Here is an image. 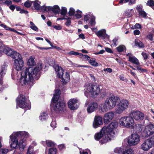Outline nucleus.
<instances>
[{
	"instance_id": "09e8293b",
	"label": "nucleus",
	"mask_w": 154,
	"mask_h": 154,
	"mask_svg": "<svg viewBox=\"0 0 154 154\" xmlns=\"http://www.w3.org/2000/svg\"><path fill=\"white\" fill-rule=\"evenodd\" d=\"M118 38L116 37H115L112 41V45L114 47L117 46V43L118 42Z\"/></svg>"
},
{
	"instance_id": "bf43d9fd",
	"label": "nucleus",
	"mask_w": 154,
	"mask_h": 154,
	"mask_svg": "<svg viewBox=\"0 0 154 154\" xmlns=\"http://www.w3.org/2000/svg\"><path fill=\"white\" fill-rule=\"evenodd\" d=\"M18 143L16 144H10V147L14 149H16L18 148Z\"/></svg>"
},
{
	"instance_id": "aec40b11",
	"label": "nucleus",
	"mask_w": 154,
	"mask_h": 154,
	"mask_svg": "<svg viewBox=\"0 0 154 154\" xmlns=\"http://www.w3.org/2000/svg\"><path fill=\"white\" fill-rule=\"evenodd\" d=\"M60 94L61 91L60 89L55 90V93L52 98L51 102L55 103L58 101L60 98Z\"/></svg>"
},
{
	"instance_id": "2f4dec72",
	"label": "nucleus",
	"mask_w": 154,
	"mask_h": 154,
	"mask_svg": "<svg viewBox=\"0 0 154 154\" xmlns=\"http://www.w3.org/2000/svg\"><path fill=\"white\" fill-rule=\"evenodd\" d=\"M88 62L91 66H93L97 67L98 65V63L96 61V59L95 58H91Z\"/></svg>"
},
{
	"instance_id": "de8ad7c7",
	"label": "nucleus",
	"mask_w": 154,
	"mask_h": 154,
	"mask_svg": "<svg viewBox=\"0 0 154 154\" xmlns=\"http://www.w3.org/2000/svg\"><path fill=\"white\" fill-rule=\"evenodd\" d=\"M70 55H79L80 56H83V54L82 53H80L74 51H71L68 53Z\"/></svg>"
},
{
	"instance_id": "a878e982",
	"label": "nucleus",
	"mask_w": 154,
	"mask_h": 154,
	"mask_svg": "<svg viewBox=\"0 0 154 154\" xmlns=\"http://www.w3.org/2000/svg\"><path fill=\"white\" fill-rule=\"evenodd\" d=\"M128 61L134 64L137 65H140V63L138 59H137L134 56L129 57Z\"/></svg>"
},
{
	"instance_id": "1a4fd4ad",
	"label": "nucleus",
	"mask_w": 154,
	"mask_h": 154,
	"mask_svg": "<svg viewBox=\"0 0 154 154\" xmlns=\"http://www.w3.org/2000/svg\"><path fill=\"white\" fill-rule=\"evenodd\" d=\"M154 134V125L149 124L146 126L144 130L141 133L140 135L143 138H146Z\"/></svg>"
},
{
	"instance_id": "dca6fc26",
	"label": "nucleus",
	"mask_w": 154,
	"mask_h": 154,
	"mask_svg": "<svg viewBox=\"0 0 154 154\" xmlns=\"http://www.w3.org/2000/svg\"><path fill=\"white\" fill-rule=\"evenodd\" d=\"M77 100L76 99L73 98L71 99L68 102V106L71 110L76 109L78 108L77 105Z\"/></svg>"
},
{
	"instance_id": "e2e57ef3",
	"label": "nucleus",
	"mask_w": 154,
	"mask_h": 154,
	"mask_svg": "<svg viewBox=\"0 0 154 154\" xmlns=\"http://www.w3.org/2000/svg\"><path fill=\"white\" fill-rule=\"evenodd\" d=\"M90 14H87L84 16V20L86 21H88L90 18Z\"/></svg>"
},
{
	"instance_id": "0eeeda50",
	"label": "nucleus",
	"mask_w": 154,
	"mask_h": 154,
	"mask_svg": "<svg viewBox=\"0 0 154 154\" xmlns=\"http://www.w3.org/2000/svg\"><path fill=\"white\" fill-rule=\"evenodd\" d=\"M86 92L90 94L92 97L95 98L99 94L100 90L98 85L93 84L88 86Z\"/></svg>"
},
{
	"instance_id": "20e7f679",
	"label": "nucleus",
	"mask_w": 154,
	"mask_h": 154,
	"mask_svg": "<svg viewBox=\"0 0 154 154\" xmlns=\"http://www.w3.org/2000/svg\"><path fill=\"white\" fill-rule=\"evenodd\" d=\"M66 106L65 102L59 101L56 102H51L50 105V109L53 113L57 114L63 113L66 112Z\"/></svg>"
},
{
	"instance_id": "a211bd4d",
	"label": "nucleus",
	"mask_w": 154,
	"mask_h": 154,
	"mask_svg": "<svg viewBox=\"0 0 154 154\" xmlns=\"http://www.w3.org/2000/svg\"><path fill=\"white\" fill-rule=\"evenodd\" d=\"M98 107L97 103L96 102H91L88 106L87 111L88 113H91L96 111Z\"/></svg>"
},
{
	"instance_id": "f3484780",
	"label": "nucleus",
	"mask_w": 154,
	"mask_h": 154,
	"mask_svg": "<svg viewBox=\"0 0 154 154\" xmlns=\"http://www.w3.org/2000/svg\"><path fill=\"white\" fill-rule=\"evenodd\" d=\"M15 135L17 138H20V140H23L24 141L26 140V139L29 137V134L28 133L26 132H16Z\"/></svg>"
},
{
	"instance_id": "5701e85b",
	"label": "nucleus",
	"mask_w": 154,
	"mask_h": 154,
	"mask_svg": "<svg viewBox=\"0 0 154 154\" xmlns=\"http://www.w3.org/2000/svg\"><path fill=\"white\" fill-rule=\"evenodd\" d=\"M55 70L57 73V76L60 78H62L63 76L64 70L61 67L57 66L55 68Z\"/></svg>"
},
{
	"instance_id": "774afa93",
	"label": "nucleus",
	"mask_w": 154,
	"mask_h": 154,
	"mask_svg": "<svg viewBox=\"0 0 154 154\" xmlns=\"http://www.w3.org/2000/svg\"><path fill=\"white\" fill-rule=\"evenodd\" d=\"M71 19H69L67 20L66 22L65 23V24L67 26H69L71 25Z\"/></svg>"
},
{
	"instance_id": "4be33fe9",
	"label": "nucleus",
	"mask_w": 154,
	"mask_h": 154,
	"mask_svg": "<svg viewBox=\"0 0 154 154\" xmlns=\"http://www.w3.org/2000/svg\"><path fill=\"white\" fill-rule=\"evenodd\" d=\"M152 146L148 141V140H146L141 145V149L144 151H147L149 150Z\"/></svg>"
},
{
	"instance_id": "bb28decb",
	"label": "nucleus",
	"mask_w": 154,
	"mask_h": 154,
	"mask_svg": "<svg viewBox=\"0 0 154 154\" xmlns=\"http://www.w3.org/2000/svg\"><path fill=\"white\" fill-rule=\"evenodd\" d=\"M11 141L9 142L10 144L18 143V141L17 137L15 135L12 134L10 137Z\"/></svg>"
},
{
	"instance_id": "393cba45",
	"label": "nucleus",
	"mask_w": 154,
	"mask_h": 154,
	"mask_svg": "<svg viewBox=\"0 0 154 154\" xmlns=\"http://www.w3.org/2000/svg\"><path fill=\"white\" fill-rule=\"evenodd\" d=\"M70 75L69 74L66 72L65 74L61 79V82L63 84H66L67 83V81H69L70 80Z\"/></svg>"
},
{
	"instance_id": "37998d69",
	"label": "nucleus",
	"mask_w": 154,
	"mask_h": 154,
	"mask_svg": "<svg viewBox=\"0 0 154 154\" xmlns=\"http://www.w3.org/2000/svg\"><path fill=\"white\" fill-rule=\"evenodd\" d=\"M123 154H134V152L132 149L129 148L123 151Z\"/></svg>"
},
{
	"instance_id": "c85d7f7f",
	"label": "nucleus",
	"mask_w": 154,
	"mask_h": 154,
	"mask_svg": "<svg viewBox=\"0 0 154 154\" xmlns=\"http://www.w3.org/2000/svg\"><path fill=\"white\" fill-rule=\"evenodd\" d=\"M51 11L55 14H59L60 11L59 6L57 5H55L53 7L51 6Z\"/></svg>"
},
{
	"instance_id": "680f3d73",
	"label": "nucleus",
	"mask_w": 154,
	"mask_h": 154,
	"mask_svg": "<svg viewBox=\"0 0 154 154\" xmlns=\"http://www.w3.org/2000/svg\"><path fill=\"white\" fill-rule=\"evenodd\" d=\"M52 27L57 30H61L62 29L61 26L59 25H58V26L53 25Z\"/></svg>"
},
{
	"instance_id": "5fc2aeb1",
	"label": "nucleus",
	"mask_w": 154,
	"mask_h": 154,
	"mask_svg": "<svg viewBox=\"0 0 154 154\" xmlns=\"http://www.w3.org/2000/svg\"><path fill=\"white\" fill-rule=\"evenodd\" d=\"M114 151L116 153L120 154L122 152V149L120 147H117L114 149Z\"/></svg>"
},
{
	"instance_id": "c756f323",
	"label": "nucleus",
	"mask_w": 154,
	"mask_h": 154,
	"mask_svg": "<svg viewBox=\"0 0 154 154\" xmlns=\"http://www.w3.org/2000/svg\"><path fill=\"white\" fill-rule=\"evenodd\" d=\"M135 45L140 48H143L144 45L143 43L138 39H135L134 41Z\"/></svg>"
},
{
	"instance_id": "864d4df0",
	"label": "nucleus",
	"mask_w": 154,
	"mask_h": 154,
	"mask_svg": "<svg viewBox=\"0 0 154 154\" xmlns=\"http://www.w3.org/2000/svg\"><path fill=\"white\" fill-rule=\"evenodd\" d=\"M147 4L148 6L152 7L154 6V1L153 0H148Z\"/></svg>"
},
{
	"instance_id": "a18cd8bd",
	"label": "nucleus",
	"mask_w": 154,
	"mask_h": 154,
	"mask_svg": "<svg viewBox=\"0 0 154 154\" xmlns=\"http://www.w3.org/2000/svg\"><path fill=\"white\" fill-rule=\"evenodd\" d=\"M30 24L31 25L30 28L33 30L36 31H38V28L35 25V24L32 21H30Z\"/></svg>"
},
{
	"instance_id": "0e129e2a",
	"label": "nucleus",
	"mask_w": 154,
	"mask_h": 154,
	"mask_svg": "<svg viewBox=\"0 0 154 154\" xmlns=\"http://www.w3.org/2000/svg\"><path fill=\"white\" fill-rule=\"evenodd\" d=\"M51 6H45V8L44 9V11H46L48 12V11H51Z\"/></svg>"
},
{
	"instance_id": "338daca9",
	"label": "nucleus",
	"mask_w": 154,
	"mask_h": 154,
	"mask_svg": "<svg viewBox=\"0 0 154 154\" xmlns=\"http://www.w3.org/2000/svg\"><path fill=\"white\" fill-rule=\"evenodd\" d=\"M77 19H79L82 17V14L77 13L75 14Z\"/></svg>"
},
{
	"instance_id": "8fccbe9b",
	"label": "nucleus",
	"mask_w": 154,
	"mask_h": 154,
	"mask_svg": "<svg viewBox=\"0 0 154 154\" xmlns=\"http://www.w3.org/2000/svg\"><path fill=\"white\" fill-rule=\"evenodd\" d=\"M67 10L66 8L65 7H62L60 12L61 15L65 16L67 13Z\"/></svg>"
},
{
	"instance_id": "cd10ccee",
	"label": "nucleus",
	"mask_w": 154,
	"mask_h": 154,
	"mask_svg": "<svg viewBox=\"0 0 154 154\" xmlns=\"http://www.w3.org/2000/svg\"><path fill=\"white\" fill-rule=\"evenodd\" d=\"M26 145L25 141L23 140H20L18 145V148L20 151L23 150Z\"/></svg>"
},
{
	"instance_id": "ddd939ff",
	"label": "nucleus",
	"mask_w": 154,
	"mask_h": 154,
	"mask_svg": "<svg viewBox=\"0 0 154 154\" xmlns=\"http://www.w3.org/2000/svg\"><path fill=\"white\" fill-rule=\"evenodd\" d=\"M140 141V137L137 134H131L129 137L128 142L130 146L135 145L137 144Z\"/></svg>"
},
{
	"instance_id": "c9c22d12",
	"label": "nucleus",
	"mask_w": 154,
	"mask_h": 154,
	"mask_svg": "<svg viewBox=\"0 0 154 154\" xmlns=\"http://www.w3.org/2000/svg\"><path fill=\"white\" fill-rule=\"evenodd\" d=\"M48 117V114L45 112H43L41 114L39 118L40 120L44 121L47 119Z\"/></svg>"
},
{
	"instance_id": "f704fd0d",
	"label": "nucleus",
	"mask_w": 154,
	"mask_h": 154,
	"mask_svg": "<svg viewBox=\"0 0 154 154\" xmlns=\"http://www.w3.org/2000/svg\"><path fill=\"white\" fill-rule=\"evenodd\" d=\"M46 144L48 147H54L56 144L53 141L51 140H46L45 141Z\"/></svg>"
},
{
	"instance_id": "f03ea898",
	"label": "nucleus",
	"mask_w": 154,
	"mask_h": 154,
	"mask_svg": "<svg viewBox=\"0 0 154 154\" xmlns=\"http://www.w3.org/2000/svg\"><path fill=\"white\" fill-rule=\"evenodd\" d=\"M118 126V123L116 122H111L107 127H103L99 132L96 133L94 136L95 139L99 140L101 144L107 142L111 140L110 133Z\"/></svg>"
},
{
	"instance_id": "2eb2a0df",
	"label": "nucleus",
	"mask_w": 154,
	"mask_h": 154,
	"mask_svg": "<svg viewBox=\"0 0 154 154\" xmlns=\"http://www.w3.org/2000/svg\"><path fill=\"white\" fill-rule=\"evenodd\" d=\"M114 116L113 112H108L105 114L103 117V121L105 124L109 123L113 119Z\"/></svg>"
},
{
	"instance_id": "052dcab7",
	"label": "nucleus",
	"mask_w": 154,
	"mask_h": 154,
	"mask_svg": "<svg viewBox=\"0 0 154 154\" xmlns=\"http://www.w3.org/2000/svg\"><path fill=\"white\" fill-rule=\"evenodd\" d=\"M12 3V2L11 0H6L3 2V4L6 5L8 6L10 5H11Z\"/></svg>"
},
{
	"instance_id": "13d9d810",
	"label": "nucleus",
	"mask_w": 154,
	"mask_h": 154,
	"mask_svg": "<svg viewBox=\"0 0 154 154\" xmlns=\"http://www.w3.org/2000/svg\"><path fill=\"white\" fill-rule=\"evenodd\" d=\"M8 152V150L6 149H0V154H5Z\"/></svg>"
},
{
	"instance_id": "b1692460",
	"label": "nucleus",
	"mask_w": 154,
	"mask_h": 154,
	"mask_svg": "<svg viewBox=\"0 0 154 154\" xmlns=\"http://www.w3.org/2000/svg\"><path fill=\"white\" fill-rule=\"evenodd\" d=\"M5 66L3 65L0 68V85H1L3 84L2 78L3 75L5 73Z\"/></svg>"
},
{
	"instance_id": "9d476101",
	"label": "nucleus",
	"mask_w": 154,
	"mask_h": 154,
	"mask_svg": "<svg viewBox=\"0 0 154 154\" xmlns=\"http://www.w3.org/2000/svg\"><path fill=\"white\" fill-rule=\"evenodd\" d=\"M14 59H15L14 63V68L17 71L21 70L24 66L22 56L21 54L20 57L19 55L17 56Z\"/></svg>"
},
{
	"instance_id": "49530a36",
	"label": "nucleus",
	"mask_w": 154,
	"mask_h": 154,
	"mask_svg": "<svg viewBox=\"0 0 154 154\" xmlns=\"http://www.w3.org/2000/svg\"><path fill=\"white\" fill-rule=\"evenodd\" d=\"M57 149L56 148L53 147L49 149L48 154H56Z\"/></svg>"
},
{
	"instance_id": "ea45409f",
	"label": "nucleus",
	"mask_w": 154,
	"mask_h": 154,
	"mask_svg": "<svg viewBox=\"0 0 154 154\" xmlns=\"http://www.w3.org/2000/svg\"><path fill=\"white\" fill-rule=\"evenodd\" d=\"M152 147L154 146V136H152L149 138L147 139Z\"/></svg>"
},
{
	"instance_id": "69168bd1",
	"label": "nucleus",
	"mask_w": 154,
	"mask_h": 154,
	"mask_svg": "<svg viewBox=\"0 0 154 154\" xmlns=\"http://www.w3.org/2000/svg\"><path fill=\"white\" fill-rule=\"evenodd\" d=\"M105 51H106L107 52L110 53H113V51H112L111 49L109 48H105Z\"/></svg>"
},
{
	"instance_id": "423d86ee",
	"label": "nucleus",
	"mask_w": 154,
	"mask_h": 154,
	"mask_svg": "<svg viewBox=\"0 0 154 154\" xmlns=\"http://www.w3.org/2000/svg\"><path fill=\"white\" fill-rule=\"evenodd\" d=\"M26 98L23 94L19 95L16 99L17 103L16 108H18L17 106H19L22 108L30 109L31 108L30 103L26 102Z\"/></svg>"
},
{
	"instance_id": "72a5a7b5",
	"label": "nucleus",
	"mask_w": 154,
	"mask_h": 154,
	"mask_svg": "<svg viewBox=\"0 0 154 154\" xmlns=\"http://www.w3.org/2000/svg\"><path fill=\"white\" fill-rule=\"evenodd\" d=\"M39 1L38 0H35L34 1L32 2L33 3V6L35 9L37 10H38L40 8V4H39L38 2Z\"/></svg>"
},
{
	"instance_id": "3c124183",
	"label": "nucleus",
	"mask_w": 154,
	"mask_h": 154,
	"mask_svg": "<svg viewBox=\"0 0 154 154\" xmlns=\"http://www.w3.org/2000/svg\"><path fill=\"white\" fill-rule=\"evenodd\" d=\"M32 4V2L29 1H26L24 4V6L26 8H29L31 7Z\"/></svg>"
},
{
	"instance_id": "6ab92c4d",
	"label": "nucleus",
	"mask_w": 154,
	"mask_h": 154,
	"mask_svg": "<svg viewBox=\"0 0 154 154\" xmlns=\"http://www.w3.org/2000/svg\"><path fill=\"white\" fill-rule=\"evenodd\" d=\"M103 124L102 118L100 116H95L93 123V127L96 128Z\"/></svg>"
},
{
	"instance_id": "9b49d317",
	"label": "nucleus",
	"mask_w": 154,
	"mask_h": 154,
	"mask_svg": "<svg viewBox=\"0 0 154 154\" xmlns=\"http://www.w3.org/2000/svg\"><path fill=\"white\" fill-rule=\"evenodd\" d=\"M4 53L8 56H11L13 59L19 55L20 57V54L16 51H13L12 49L9 48H3L0 47V53Z\"/></svg>"
},
{
	"instance_id": "4c0bfd02",
	"label": "nucleus",
	"mask_w": 154,
	"mask_h": 154,
	"mask_svg": "<svg viewBox=\"0 0 154 154\" xmlns=\"http://www.w3.org/2000/svg\"><path fill=\"white\" fill-rule=\"evenodd\" d=\"M140 65H138L136 66V68L138 70L140 73H147L148 72L147 70L146 69H144L142 68Z\"/></svg>"
},
{
	"instance_id": "4468645a",
	"label": "nucleus",
	"mask_w": 154,
	"mask_h": 154,
	"mask_svg": "<svg viewBox=\"0 0 154 154\" xmlns=\"http://www.w3.org/2000/svg\"><path fill=\"white\" fill-rule=\"evenodd\" d=\"M129 116L136 120L141 121L143 119L144 117V114L139 111H134L129 114Z\"/></svg>"
},
{
	"instance_id": "6e6552de",
	"label": "nucleus",
	"mask_w": 154,
	"mask_h": 154,
	"mask_svg": "<svg viewBox=\"0 0 154 154\" xmlns=\"http://www.w3.org/2000/svg\"><path fill=\"white\" fill-rule=\"evenodd\" d=\"M119 123L121 126L128 128L133 126L134 121L131 116H124L121 118Z\"/></svg>"
},
{
	"instance_id": "4d7b16f0",
	"label": "nucleus",
	"mask_w": 154,
	"mask_h": 154,
	"mask_svg": "<svg viewBox=\"0 0 154 154\" xmlns=\"http://www.w3.org/2000/svg\"><path fill=\"white\" fill-rule=\"evenodd\" d=\"M154 34H152L151 33H149L147 36L148 38L151 41L153 40V37Z\"/></svg>"
},
{
	"instance_id": "a19ab883",
	"label": "nucleus",
	"mask_w": 154,
	"mask_h": 154,
	"mask_svg": "<svg viewBox=\"0 0 154 154\" xmlns=\"http://www.w3.org/2000/svg\"><path fill=\"white\" fill-rule=\"evenodd\" d=\"M116 48L118 52L119 53L123 51L125 49H126L125 47L123 45H120Z\"/></svg>"
},
{
	"instance_id": "e433bc0d",
	"label": "nucleus",
	"mask_w": 154,
	"mask_h": 154,
	"mask_svg": "<svg viewBox=\"0 0 154 154\" xmlns=\"http://www.w3.org/2000/svg\"><path fill=\"white\" fill-rule=\"evenodd\" d=\"M34 59L33 58L29 59L27 62V65L31 66H34L35 65L36 63L34 61Z\"/></svg>"
},
{
	"instance_id": "603ef678",
	"label": "nucleus",
	"mask_w": 154,
	"mask_h": 154,
	"mask_svg": "<svg viewBox=\"0 0 154 154\" xmlns=\"http://www.w3.org/2000/svg\"><path fill=\"white\" fill-rule=\"evenodd\" d=\"M75 10L74 9L71 8L69 9V12L68 14L69 16H73L75 15Z\"/></svg>"
},
{
	"instance_id": "c03bdc74",
	"label": "nucleus",
	"mask_w": 154,
	"mask_h": 154,
	"mask_svg": "<svg viewBox=\"0 0 154 154\" xmlns=\"http://www.w3.org/2000/svg\"><path fill=\"white\" fill-rule=\"evenodd\" d=\"M138 13L139 15L141 16V17L145 18H147V14L144 11H139V12Z\"/></svg>"
},
{
	"instance_id": "412c9836",
	"label": "nucleus",
	"mask_w": 154,
	"mask_h": 154,
	"mask_svg": "<svg viewBox=\"0 0 154 154\" xmlns=\"http://www.w3.org/2000/svg\"><path fill=\"white\" fill-rule=\"evenodd\" d=\"M96 35L98 37H102L104 39L109 38V36L106 33V31L104 29L98 31L96 33Z\"/></svg>"
},
{
	"instance_id": "7c9ffc66",
	"label": "nucleus",
	"mask_w": 154,
	"mask_h": 154,
	"mask_svg": "<svg viewBox=\"0 0 154 154\" xmlns=\"http://www.w3.org/2000/svg\"><path fill=\"white\" fill-rule=\"evenodd\" d=\"M133 12L134 10L132 9L126 10L125 12L124 15L128 17H130L132 16Z\"/></svg>"
},
{
	"instance_id": "39448f33",
	"label": "nucleus",
	"mask_w": 154,
	"mask_h": 154,
	"mask_svg": "<svg viewBox=\"0 0 154 154\" xmlns=\"http://www.w3.org/2000/svg\"><path fill=\"white\" fill-rule=\"evenodd\" d=\"M26 98L23 94L19 95L16 99L17 103L16 108H18L17 106H19L22 108L30 109L31 108L30 103L26 102Z\"/></svg>"
},
{
	"instance_id": "7ed1b4c3",
	"label": "nucleus",
	"mask_w": 154,
	"mask_h": 154,
	"mask_svg": "<svg viewBox=\"0 0 154 154\" xmlns=\"http://www.w3.org/2000/svg\"><path fill=\"white\" fill-rule=\"evenodd\" d=\"M120 100L119 98L113 95L107 98L103 104V107L101 108V111L105 112L108 111V109H112L114 108L116 104Z\"/></svg>"
},
{
	"instance_id": "6e6d98bb",
	"label": "nucleus",
	"mask_w": 154,
	"mask_h": 154,
	"mask_svg": "<svg viewBox=\"0 0 154 154\" xmlns=\"http://www.w3.org/2000/svg\"><path fill=\"white\" fill-rule=\"evenodd\" d=\"M141 55L145 61H146L148 58L149 54H148L144 52H142L141 53Z\"/></svg>"
},
{
	"instance_id": "f257e3e1",
	"label": "nucleus",
	"mask_w": 154,
	"mask_h": 154,
	"mask_svg": "<svg viewBox=\"0 0 154 154\" xmlns=\"http://www.w3.org/2000/svg\"><path fill=\"white\" fill-rule=\"evenodd\" d=\"M42 69L41 66H37L33 68L32 67L26 68L25 71L22 72L20 82L22 85L29 84L33 79L34 77L38 80L40 75V71Z\"/></svg>"
},
{
	"instance_id": "473e14b6",
	"label": "nucleus",
	"mask_w": 154,
	"mask_h": 154,
	"mask_svg": "<svg viewBox=\"0 0 154 154\" xmlns=\"http://www.w3.org/2000/svg\"><path fill=\"white\" fill-rule=\"evenodd\" d=\"M142 126L140 124H137L136 125V127L135 128V130L136 131V134H140V133H141V134L142 130Z\"/></svg>"
},
{
	"instance_id": "f8f14e48",
	"label": "nucleus",
	"mask_w": 154,
	"mask_h": 154,
	"mask_svg": "<svg viewBox=\"0 0 154 154\" xmlns=\"http://www.w3.org/2000/svg\"><path fill=\"white\" fill-rule=\"evenodd\" d=\"M128 101L127 100H122L120 101L118 104L117 112L118 114L121 113L128 108Z\"/></svg>"
},
{
	"instance_id": "79ce46f5",
	"label": "nucleus",
	"mask_w": 154,
	"mask_h": 154,
	"mask_svg": "<svg viewBox=\"0 0 154 154\" xmlns=\"http://www.w3.org/2000/svg\"><path fill=\"white\" fill-rule=\"evenodd\" d=\"M0 26L4 28L6 30L12 31L14 32H16V31L14 29L11 28L3 24H1Z\"/></svg>"
},
{
	"instance_id": "58836bf2",
	"label": "nucleus",
	"mask_w": 154,
	"mask_h": 154,
	"mask_svg": "<svg viewBox=\"0 0 154 154\" xmlns=\"http://www.w3.org/2000/svg\"><path fill=\"white\" fill-rule=\"evenodd\" d=\"M95 17L93 16L92 17L90 18V20L89 22V24L91 26H94L95 24Z\"/></svg>"
}]
</instances>
